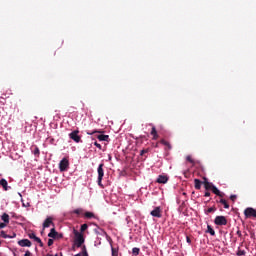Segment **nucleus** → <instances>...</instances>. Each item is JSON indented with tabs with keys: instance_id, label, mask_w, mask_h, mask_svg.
Listing matches in <instances>:
<instances>
[{
	"instance_id": "f257e3e1",
	"label": "nucleus",
	"mask_w": 256,
	"mask_h": 256,
	"mask_svg": "<svg viewBox=\"0 0 256 256\" xmlns=\"http://www.w3.org/2000/svg\"><path fill=\"white\" fill-rule=\"evenodd\" d=\"M74 233V246H76L78 249L82 247L83 243H85V238L83 237V234L77 230L73 231Z\"/></svg>"
},
{
	"instance_id": "f03ea898",
	"label": "nucleus",
	"mask_w": 256,
	"mask_h": 256,
	"mask_svg": "<svg viewBox=\"0 0 256 256\" xmlns=\"http://www.w3.org/2000/svg\"><path fill=\"white\" fill-rule=\"evenodd\" d=\"M103 167H105V164L101 163L99 166H98V185L100 187H103V185L101 184V182L103 181V177H105V171L103 170Z\"/></svg>"
},
{
	"instance_id": "7ed1b4c3",
	"label": "nucleus",
	"mask_w": 256,
	"mask_h": 256,
	"mask_svg": "<svg viewBox=\"0 0 256 256\" xmlns=\"http://www.w3.org/2000/svg\"><path fill=\"white\" fill-rule=\"evenodd\" d=\"M48 237H50V239H63V233H59L57 230H55V228H52L48 234Z\"/></svg>"
},
{
	"instance_id": "20e7f679",
	"label": "nucleus",
	"mask_w": 256,
	"mask_h": 256,
	"mask_svg": "<svg viewBox=\"0 0 256 256\" xmlns=\"http://www.w3.org/2000/svg\"><path fill=\"white\" fill-rule=\"evenodd\" d=\"M162 213L163 211L161 210V207L157 206L150 212V215L152 217H157V219H161L163 217Z\"/></svg>"
},
{
	"instance_id": "39448f33",
	"label": "nucleus",
	"mask_w": 256,
	"mask_h": 256,
	"mask_svg": "<svg viewBox=\"0 0 256 256\" xmlns=\"http://www.w3.org/2000/svg\"><path fill=\"white\" fill-rule=\"evenodd\" d=\"M214 223L219 226L227 225V218L225 216H216Z\"/></svg>"
},
{
	"instance_id": "423d86ee",
	"label": "nucleus",
	"mask_w": 256,
	"mask_h": 256,
	"mask_svg": "<svg viewBox=\"0 0 256 256\" xmlns=\"http://www.w3.org/2000/svg\"><path fill=\"white\" fill-rule=\"evenodd\" d=\"M70 139L72 141H75V143H80L81 141V136H79V130H74L69 134Z\"/></svg>"
},
{
	"instance_id": "0eeeda50",
	"label": "nucleus",
	"mask_w": 256,
	"mask_h": 256,
	"mask_svg": "<svg viewBox=\"0 0 256 256\" xmlns=\"http://www.w3.org/2000/svg\"><path fill=\"white\" fill-rule=\"evenodd\" d=\"M59 169L61 172L69 169V160L67 158H63L59 163Z\"/></svg>"
},
{
	"instance_id": "6e6552de",
	"label": "nucleus",
	"mask_w": 256,
	"mask_h": 256,
	"mask_svg": "<svg viewBox=\"0 0 256 256\" xmlns=\"http://www.w3.org/2000/svg\"><path fill=\"white\" fill-rule=\"evenodd\" d=\"M244 215L247 218L254 217L256 219V209H254V208H246L244 210Z\"/></svg>"
},
{
	"instance_id": "1a4fd4ad",
	"label": "nucleus",
	"mask_w": 256,
	"mask_h": 256,
	"mask_svg": "<svg viewBox=\"0 0 256 256\" xmlns=\"http://www.w3.org/2000/svg\"><path fill=\"white\" fill-rule=\"evenodd\" d=\"M52 225L53 228H55V223H53V217H48L45 219L43 223V229H47Z\"/></svg>"
},
{
	"instance_id": "9d476101",
	"label": "nucleus",
	"mask_w": 256,
	"mask_h": 256,
	"mask_svg": "<svg viewBox=\"0 0 256 256\" xmlns=\"http://www.w3.org/2000/svg\"><path fill=\"white\" fill-rule=\"evenodd\" d=\"M203 185H204V189H206V191H210V190L212 191L213 187H215V185H213V183L207 181V178H204Z\"/></svg>"
},
{
	"instance_id": "9b49d317",
	"label": "nucleus",
	"mask_w": 256,
	"mask_h": 256,
	"mask_svg": "<svg viewBox=\"0 0 256 256\" xmlns=\"http://www.w3.org/2000/svg\"><path fill=\"white\" fill-rule=\"evenodd\" d=\"M167 181H169V177H167L165 175H159L157 180H156V183H160V184L165 185V183H167Z\"/></svg>"
},
{
	"instance_id": "f8f14e48",
	"label": "nucleus",
	"mask_w": 256,
	"mask_h": 256,
	"mask_svg": "<svg viewBox=\"0 0 256 256\" xmlns=\"http://www.w3.org/2000/svg\"><path fill=\"white\" fill-rule=\"evenodd\" d=\"M18 245H20V247H31V242L29 239H22L18 241Z\"/></svg>"
},
{
	"instance_id": "ddd939ff",
	"label": "nucleus",
	"mask_w": 256,
	"mask_h": 256,
	"mask_svg": "<svg viewBox=\"0 0 256 256\" xmlns=\"http://www.w3.org/2000/svg\"><path fill=\"white\" fill-rule=\"evenodd\" d=\"M150 135L153 136L154 141H157L159 139V134H157V128H155V126L152 127Z\"/></svg>"
},
{
	"instance_id": "4468645a",
	"label": "nucleus",
	"mask_w": 256,
	"mask_h": 256,
	"mask_svg": "<svg viewBox=\"0 0 256 256\" xmlns=\"http://www.w3.org/2000/svg\"><path fill=\"white\" fill-rule=\"evenodd\" d=\"M212 193H214V195H217L218 197H225V193L221 192L218 188H216L215 186L212 187Z\"/></svg>"
},
{
	"instance_id": "2eb2a0df",
	"label": "nucleus",
	"mask_w": 256,
	"mask_h": 256,
	"mask_svg": "<svg viewBox=\"0 0 256 256\" xmlns=\"http://www.w3.org/2000/svg\"><path fill=\"white\" fill-rule=\"evenodd\" d=\"M0 185L3 187L4 191H9V183H7V180L2 178L0 180Z\"/></svg>"
},
{
	"instance_id": "dca6fc26",
	"label": "nucleus",
	"mask_w": 256,
	"mask_h": 256,
	"mask_svg": "<svg viewBox=\"0 0 256 256\" xmlns=\"http://www.w3.org/2000/svg\"><path fill=\"white\" fill-rule=\"evenodd\" d=\"M160 143H161V145H164L165 147H167L168 151H171L172 146L167 140L162 139V140H160Z\"/></svg>"
},
{
	"instance_id": "f3484780",
	"label": "nucleus",
	"mask_w": 256,
	"mask_h": 256,
	"mask_svg": "<svg viewBox=\"0 0 256 256\" xmlns=\"http://www.w3.org/2000/svg\"><path fill=\"white\" fill-rule=\"evenodd\" d=\"M201 185H203V182H201V180L194 179V187H195V189H197V191H199V189H201Z\"/></svg>"
},
{
	"instance_id": "a211bd4d",
	"label": "nucleus",
	"mask_w": 256,
	"mask_h": 256,
	"mask_svg": "<svg viewBox=\"0 0 256 256\" xmlns=\"http://www.w3.org/2000/svg\"><path fill=\"white\" fill-rule=\"evenodd\" d=\"M97 139L100 141H106L107 143H109V135L100 134L97 136Z\"/></svg>"
},
{
	"instance_id": "6ab92c4d",
	"label": "nucleus",
	"mask_w": 256,
	"mask_h": 256,
	"mask_svg": "<svg viewBox=\"0 0 256 256\" xmlns=\"http://www.w3.org/2000/svg\"><path fill=\"white\" fill-rule=\"evenodd\" d=\"M206 233H210L212 237H215V230L213 229V227H211V225L207 226Z\"/></svg>"
},
{
	"instance_id": "aec40b11",
	"label": "nucleus",
	"mask_w": 256,
	"mask_h": 256,
	"mask_svg": "<svg viewBox=\"0 0 256 256\" xmlns=\"http://www.w3.org/2000/svg\"><path fill=\"white\" fill-rule=\"evenodd\" d=\"M1 219L4 221V223L9 224V214L3 213Z\"/></svg>"
},
{
	"instance_id": "412c9836",
	"label": "nucleus",
	"mask_w": 256,
	"mask_h": 256,
	"mask_svg": "<svg viewBox=\"0 0 256 256\" xmlns=\"http://www.w3.org/2000/svg\"><path fill=\"white\" fill-rule=\"evenodd\" d=\"M236 255L237 256H245V255H247V252L245 250H241V247H238Z\"/></svg>"
},
{
	"instance_id": "4be33fe9",
	"label": "nucleus",
	"mask_w": 256,
	"mask_h": 256,
	"mask_svg": "<svg viewBox=\"0 0 256 256\" xmlns=\"http://www.w3.org/2000/svg\"><path fill=\"white\" fill-rule=\"evenodd\" d=\"M33 155H35L36 157H39L41 151L39 150V147L34 146V149L32 150Z\"/></svg>"
},
{
	"instance_id": "5701e85b",
	"label": "nucleus",
	"mask_w": 256,
	"mask_h": 256,
	"mask_svg": "<svg viewBox=\"0 0 256 256\" xmlns=\"http://www.w3.org/2000/svg\"><path fill=\"white\" fill-rule=\"evenodd\" d=\"M219 203H221V205H224V209H229V203H227V200L220 199Z\"/></svg>"
},
{
	"instance_id": "b1692460",
	"label": "nucleus",
	"mask_w": 256,
	"mask_h": 256,
	"mask_svg": "<svg viewBox=\"0 0 256 256\" xmlns=\"http://www.w3.org/2000/svg\"><path fill=\"white\" fill-rule=\"evenodd\" d=\"M112 256H119V249L111 246Z\"/></svg>"
},
{
	"instance_id": "393cba45",
	"label": "nucleus",
	"mask_w": 256,
	"mask_h": 256,
	"mask_svg": "<svg viewBox=\"0 0 256 256\" xmlns=\"http://www.w3.org/2000/svg\"><path fill=\"white\" fill-rule=\"evenodd\" d=\"M84 217H86V219H93V217H95V214H93L92 212H86L84 214Z\"/></svg>"
},
{
	"instance_id": "a878e982",
	"label": "nucleus",
	"mask_w": 256,
	"mask_h": 256,
	"mask_svg": "<svg viewBox=\"0 0 256 256\" xmlns=\"http://www.w3.org/2000/svg\"><path fill=\"white\" fill-rule=\"evenodd\" d=\"M141 252V249L135 247L132 249V255L137 256Z\"/></svg>"
},
{
	"instance_id": "bb28decb",
	"label": "nucleus",
	"mask_w": 256,
	"mask_h": 256,
	"mask_svg": "<svg viewBox=\"0 0 256 256\" xmlns=\"http://www.w3.org/2000/svg\"><path fill=\"white\" fill-rule=\"evenodd\" d=\"M215 211H217V208L215 207H210L207 209L206 213L209 214V213H215Z\"/></svg>"
},
{
	"instance_id": "cd10ccee",
	"label": "nucleus",
	"mask_w": 256,
	"mask_h": 256,
	"mask_svg": "<svg viewBox=\"0 0 256 256\" xmlns=\"http://www.w3.org/2000/svg\"><path fill=\"white\" fill-rule=\"evenodd\" d=\"M72 213H74L75 215H81V213H83V209L81 208L75 209Z\"/></svg>"
},
{
	"instance_id": "c85d7f7f",
	"label": "nucleus",
	"mask_w": 256,
	"mask_h": 256,
	"mask_svg": "<svg viewBox=\"0 0 256 256\" xmlns=\"http://www.w3.org/2000/svg\"><path fill=\"white\" fill-rule=\"evenodd\" d=\"M0 237H2L3 239H9V237H11L10 235H7L5 233V231H1Z\"/></svg>"
},
{
	"instance_id": "c756f323",
	"label": "nucleus",
	"mask_w": 256,
	"mask_h": 256,
	"mask_svg": "<svg viewBox=\"0 0 256 256\" xmlns=\"http://www.w3.org/2000/svg\"><path fill=\"white\" fill-rule=\"evenodd\" d=\"M28 237H29V239H33L34 241H35V239H37V235H35V233H33V232L28 233Z\"/></svg>"
},
{
	"instance_id": "7c9ffc66",
	"label": "nucleus",
	"mask_w": 256,
	"mask_h": 256,
	"mask_svg": "<svg viewBox=\"0 0 256 256\" xmlns=\"http://www.w3.org/2000/svg\"><path fill=\"white\" fill-rule=\"evenodd\" d=\"M88 227L89 226L87 224H83L80 228V231L83 233L84 231H87Z\"/></svg>"
},
{
	"instance_id": "2f4dec72",
	"label": "nucleus",
	"mask_w": 256,
	"mask_h": 256,
	"mask_svg": "<svg viewBox=\"0 0 256 256\" xmlns=\"http://www.w3.org/2000/svg\"><path fill=\"white\" fill-rule=\"evenodd\" d=\"M34 241L38 243L41 247H43V241H41V238L36 237Z\"/></svg>"
},
{
	"instance_id": "473e14b6",
	"label": "nucleus",
	"mask_w": 256,
	"mask_h": 256,
	"mask_svg": "<svg viewBox=\"0 0 256 256\" xmlns=\"http://www.w3.org/2000/svg\"><path fill=\"white\" fill-rule=\"evenodd\" d=\"M95 133H103L101 130H94L92 132H87V135H95Z\"/></svg>"
},
{
	"instance_id": "72a5a7b5",
	"label": "nucleus",
	"mask_w": 256,
	"mask_h": 256,
	"mask_svg": "<svg viewBox=\"0 0 256 256\" xmlns=\"http://www.w3.org/2000/svg\"><path fill=\"white\" fill-rule=\"evenodd\" d=\"M146 153H149V148L140 151V156L143 157Z\"/></svg>"
},
{
	"instance_id": "f704fd0d",
	"label": "nucleus",
	"mask_w": 256,
	"mask_h": 256,
	"mask_svg": "<svg viewBox=\"0 0 256 256\" xmlns=\"http://www.w3.org/2000/svg\"><path fill=\"white\" fill-rule=\"evenodd\" d=\"M80 253L82 254V256H83V255H89V254L87 253V247H85V246L82 247V252H80Z\"/></svg>"
},
{
	"instance_id": "c9c22d12",
	"label": "nucleus",
	"mask_w": 256,
	"mask_h": 256,
	"mask_svg": "<svg viewBox=\"0 0 256 256\" xmlns=\"http://www.w3.org/2000/svg\"><path fill=\"white\" fill-rule=\"evenodd\" d=\"M186 161H188L189 163H192V164L195 163L193 158L191 156H189V155L186 157Z\"/></svg>"
},
{
	"instance_id": "e433bc0d",
	"label": "nucleus",
	"mask_w": 256,
	"mask_h": 256,
	"mask_svg": "<svg viewBox=\"0 0 256 256\" xmlns=\"http://www.w3.org/2000/svg\"><path fill=\"white\" fill-rule=\"evenodd\" d=\"M230 199H231L233 202L237 201V195L232 194V195L230 196Z\"/></svg>"
},
{
	"instance_id": "4c0bfd02",
	"label": "nucleus",
	"mask_w": 256,
	"mask_h": 256,
	"mask_svg": "<svg viewBox=\"0 0 256 256\" xmlns=\"http://www.w3.org/2000/svg\"><path fill=\"white\" fill-rule=\"evenodd\" d=\"M5 227H7V223L5 222L0 223V229H5Z\"/></svg>"
},
{
	"instance_id": "58836bf2",
	"label": "nucleus",
	"mask_w": 256,
	"mask_h": 256,
	"mask_svg": "<svg viewBox=\"0 0 256 256\" xmlns=\"http://www.w3.org/2000/svg\"><path fill=\"white\" fill-rule=\"evenodd\" d=\"M54 240L53 239H48V247H51V245H53Z\"/></svg>"
},
{
	"instance_id": "ea45409f",
	"label": "nucleus",
	"mask_w": 256,
	"mask_h": 256,
	"mask_svg": "<svg viewBox=\"0 0 256 256\" xmlns=\"http://www.w3.org/2000/svg\"><path fill=\"white\" fill-rule=\"evenodd\" d=\"M94 145H95V147H97V149H102V146H101V144H99L98 142H96V143H94Z\"/></svg>"
},
{
	"instance_id": "a19ab883",
	"label": "nucleus",
	"mask_w": 256,
	"mask_h": 256,
	"mask_svg": "<svg viewBox=\"0 0 256 256\" xmlns=\"http://www.w3.org/2000/svg\"><path fill=\"white\" fill-rule=\"evenodd\" d=\"M236 235H238V237L242 238L243 234L241 233V230H237Z\"/></svg>"
},
{
	"instance_id": "79ce46f5",
	"label": "nucleus",
	"mask_w": 256,
	"mask_h": 256,
	"mask_svg": "<svg viewBox=\"0 0 256 256\" xmlns=\"http://www.w3.org/2000/svg\"><path fill=\"white\" fill-rule=\"evenodd\" d=\"M204 196L205 197H211V192H209V191L205 192Z\"/></svg>"
},
{
	"instance_id": "37998d69",
	"label": "nucleus",
	"mask_w": 256,
	"mask_h": 256,
	"mask_svg": "<svg viewBox=\"0 0 256 256\" xmlns=\"http://www.w3.org/2000/svg\"><path fill=\"white\" fill-rule=\"evenodd\" d=\"M24 256H31V252L29 250H27L24 254Z\"/></svg>"
},
{
	"instance_id": "c03bdc74",
	"label": "nucleus",
	"mask_w": 256,
	"mask_h": 256,
	"mask_svg": "<svg viewBox=\"0 0 256 256\" xmlns=\"http://www.w3.org/2000/svg\"><path fill=\"white\" fill-rule=\"evenodd\" d=\"M15 237H17V234L13 233L12 236L8 237V239H13Z\"/></svg>"
},
{
	"instance_id": "a18cd8bd",
	"label": "nucleus",
	"mask_w": 256,
	"mask_h": 256,
	"mask_svg": "<svg viewBox=\"0 0 256 256\" xmlns=\"http://www.w3.org/2000/svg\"><path fill=\"white\" fill-rule=\"evenodd\" d=\"M186 241H187V243H191V238H189V236H187Z\"/></svg>"
},
{
	"instance_id": "49530a36",
	"label": "nucleus",
	"mask_w": 256,
	"mask_h": 256,
	"mask_svg": "<svg viewBox=\"0 0 256 256\" xmlns=\"http://www.w3.org/2000/svg\"><path fill=\"white\" fill-rule=\"evenodd\" d=\"M74 256H83V254L80 252V253H78V254H76Z\"/></svg>"
},
{
	"instance_id": "de8ad7c7",
	"label": "nucleus",
	"mask_w": 256,
	"mask_h": 256,
	"mask_svg": "<svg viewBox=\"0 0 256 256\" xmlns=\"http://www.w3.org/2000/svg\"><path fill=\"white\" fill-rule=\"evenodd\" d=\"M75 247H77V246H75V244H73V247H72L73 251H75Z\"/></svg>"
},
{
	"instance_id": "09e8293b",
	"label": "nucleus",
	"mask_w": 256,
	"mask_h": 256,
	"mask_svg": "<svg viewBox=\"0 0 256 256\" xmlns=\"http://www.w3.org/2000/svg\"><path fill=\"white\" fill-rule=\"evenodd\" d=\"M244 236H247V233H245Z\"/></svg>"
},
{
	"instance_id": "8fccbe9b",
	"label": "nucleus",
	"mask_w": 256,
	"mask_h": 256,
	"mask_svg": "<svg viewBox=\"0 0 256 256\" xmlns=\"http://www.w3.org/2000/svg\"><path fill=\"white\" fill-rule=\"evenodd\" d=\"M54 256H59V255L55 254Z\"/></svg>"
}]
</instances>
